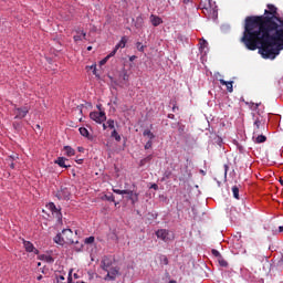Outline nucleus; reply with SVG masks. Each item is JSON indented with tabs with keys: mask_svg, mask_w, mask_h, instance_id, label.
<instances>
[{
	"mask_svg": "<svg viewBox=\"0 0 283 283\" xmlns=\"http://www.w3.org/2000/svg\"><path fill=\"white\" fill-rule=\"evenodd\" d=\"M201 45H203V48L207 45V40H202Z\"/></svg>",
	"mask_w": 283,
	"mask_h": 283,
	"instance_id": "46",
	"label": "nucleus"
},
{
	"mask_svg": "<svg viewBox=\"0 0 283 283\" xmlns=\"http://www.w3.org/2000/svg\"><path fill=\"white\" fill-rule=\"evenodd\" d=\"M241 43L251 52L259 50L263 59H275L283 50V19L277 7L268 4L263 15L245 18Z\"/></svg>",
	"mask_w": 283,
	"mask_h": 283,
	"instance_id": "1",
	"label": "nucleus"
},
{
	"mask_svg": "<svg viewBox=\"0 0 283 283\" xmlns=\"http://www.w3.org/2000/svg\"><path fill=\"white\" fill-rule=\"evenodd\" d=\"M38 128H40L41 126L40 125H36Z\"/></svg>",
	"mask_w": 283,
	"mask_h": 283,
	"instance_id": "61",
	"label": "nucleus"
},
{
	"mask_svg": "<svg viewBox=\"0 0 283 283\" xmlns=\"http://www.w3.org/2000/svg\"><path fill=\"white\" fill-rule=\"evenodd\" d=\"M73 40L75 41V43H78V41H83V36L81 35H74Z\"/></svg>",
	"mask_w": 283,
	"mask_h": 283,
	"instance_id": "38",
	"label": "nucleus"
},
{
	"mask_svg": "<svg viewBox=\"0 0 283 283\" xmlns=\"http://www.w3.org/2000/svg\"><path fill=\"white\" fill-rule=\"evenodd\" d=\"M106 125H107V127L109 128V129H115V122H114V119H108L107 122H106Z\"/></svg>",
	"mask_w": 283,
	"mask_h": 283,
	"instance_id": "32",
	"label": "nucleus"
},
{
	"mask_svg": "<svg viewBox=\"0 0 283 283\" xmlns=\"http://www.w3.org/2000/svg\"><path fill=\"white\" fill-rule=\"evenodd\" d=\"M260 129H262V120H260L259 117L254 119V132H253V138H255L256 134H260Z\"/></svg>",
	"mask_w": 283,
	"mask_h": 283,
	"instance_id": "14",
	"label": "nucleus"
},
{
	"mask_svg": "<svg viewBox=\"0 0 283 283\" xmlns=\"http://www.w3.org/2000/svg\"><path fill=\"white\" fill-rule=\"evenodd\" d=\"M24 249L28 253H34L35 255H39V250L36 248H34V244H32V242L30 241H24Z\"/></svg>",
	"mask_w": 283,
	"mask_h": 283,
	"instance_id": "12",
	"label": "nucleus"
},
{
	"mask_svg": "<svg viewBox=\"0 0 283 283\" xmlns=\"http://www.w3.org/2000/svg\"><path fill=\"white\" fill-rule=\"evenodd\" d=\"M77 150H78V151H85V148L78 147Z\"/></svg>",
	"mask_w": 283,
	"mask_h": 283,
	"instance_id": "48",
	"label": "nucleus"
},
{
	"mask_svg": "<svg viewBox=\"0 0 283 283\" xmlns=\"http://www.w3.org/2000/svg\"><path fill=\"white\" fill-rule=\"evenodd\" d=\"M107 124H103V129L105 130V129H107Z\"/></svg>",
	"mask_w": 283,
	"mask_h": 283,
	"instance_id": "50",
	"label": "nucleus"
},
{
	"mask_svg": "<svg viewBox=\"0 0 283 283\" xmlns=\"http://www.w3.org/2000/svg\"><path fill=\"white\" fill-rule=\"evenodd\" d=\"M54 242L60 244V247H63V244H74V232L72 229H64L55 235Z\"/></svg>",
	"mask_w": 283,
	"mask_h": 283,
	"instance_id": "2",
	"label": "nucleus"
},
{
	"mask_svg": "<svg viewBox=\"0 0 283 283\" xmlns=\"http://www.w3.org/2000/svg\"><path fill=\"white\" fill-rule=\"evenodd\" d=\"M279 182H280V185H282V186H283V180H282V179H280V180H279Z\"/></svg>",
	"mask_w": 283,
	"mask_h": 283,
	"instance_id": "56",
	"label": "nucleus"
},
{
	"mask_svg": "<svg viewBox=\"0 0 283 283\" xmlns=\"http://www.w3.org/2000/svg\"><path fill=\"white\" fill-rule=\"evenodd\" d=\"M159 262L160 264H164L165 266H167V264H169V259L167 258V255H160Z\"/></svg>",
	"mask_w": 283,
	"mask_h": 283,
	"instance_id": "29",
	"label": "nucleus"
},
{
	"mask_svg": "<svg viewBox=\"0 0 283 283\" xmlns=\"http://www.w3.org/2000/svg\"><path fill=\"white\" fill-rule=\"evenodd\" d=\"M38 259L41 260L42 262H46L48 264H54V258H52V255L40 254Z\"/></svg>",
	"mask_w": 283,
	"mask_h": 283,
	"instance_id": "16",
	"label": "nucleus"
},
{
	"mask_svg": "<svg viewBox=\"0 0 283 283\" xmlns=\"http://www.w3.org/2000/svg\"><path fill=\"white\" fill-rule=\"evenodd\" d=\"M151 217H153V218H158V214H155V217H154V214H151Z\"/></svg>",
	"mask_w": 283,
	"mask_h": 283,
	"instance_id": "58",
	"label": "nucleus"
},
{
	"mask_svg": "<svg viewBox=\"0 0 283 283\" xmlns=\"http://www.w3.org/2000/svg\"><path fill=\"white\" fill-rule=\"evenodd\" d=\"M150 189H155V191H158V185L153 184L151 187H150Z\"/></svg>",
	"mask_w": 283,
	"mask_h": 283,
	"instance_id": "43",
	"label": "nucleus"
},
{
	"mask_svg": "<svg viewBox=\"0 0 283 283\" xmlns=\"http://www.w3.org/2000/svg\"><path fill=\"white\" fill-rule=\"evenodd\" d=\"M112 138H115V140L117 143H120V135L118 134V132L116 129H113V132L111 133Z\"/></svg>",
	"mask_w": 283,
	"mask_h": 283,
	"instance_id": "27",
	"label": "nucleus"
},
{
	"mask_svg": "<svg viewBox=\"0 0 283 283\" xmlns=\"http://www.w3.org/2000/svg\"><path fill=\"white\" fill-rule=\"evenodd\" d=\"M72 192H70V189L65 187H61L55 193L57 200H70Z\"/></svg>",
	"mask_w": 283,
	"mask_h": 283,
	"instance_id": "6",
	"label": "nucleus"
},
{
	"mask_svg": "<svg viewBox=\"0 0 283 283\" xmlns=\"http://www.w3.org/2000/svg\"><path fill=\"white\" fill-rule=\"evenodd\" d=\"M136 48H137V50H138L139 52H145V46L143 45V43L137 42V43H136Z\"/></svg>",
	"mask_w": 283,
	"mask_h": 283,
	"instance_id": "36",
	"label": "nucleus"
},
{
	"mask_svg": "<svg viewBox=\"0 0 283 283\" xmlns=\"http://www.w3.org/2000/svg\"><path fill=\"white\" fill-rule=\"evenodd\" d=\"M78 132L81 136H83L84 138H87L88 140H92V135H90V130H87V128L80 127Z\"/></svg>",
	"mask_w": 283,
	"mask_h": 283,
	"instance_id": "18",
	"label": "nucleus"
},
{
	"mask_svg": "<svg viewBox=\"0 0 283 283\" xmlns=\"http://www.w3.org/2000/svg\"><path fill=\"white\" fill-rule=\"evenodd\" d=\"M102 200H107V202H114L115 197H114V195L112 192H109L108 195H104L102 197Z\"/></svg>",
	"mask_w": 283,
	"mask_h": 283,
	"instance_id": "26",
	"label": "nucleus"
},
{
	"mask_svg": "<svg viewBox=\"0 0 283 283\" xmlns=\"http://www.w3.org/2000/svg\"><path fill=\"white\" fill-rule=\"evenodd\" d=\"M153 158H154V155H148L147 157L142 159L139 163L140 167H145V165H147V163H151Z\"/></svg>",
	"mask_w": 283,
	"mask_h": 283,
	"instance_id": "23",
	"label": "nucleus"
},
{
	"mask_svg": "<svg viewBox=\"0 0 283 283\" xmlns=\"http://www.w3.org/2000/svg\"><path fill=\"white\" fill-rule=\"evenodd\" d=\"M76 34H82V39H84V41H87V33L85 31L77 29Z\"/></svg>",
	"mask_w": 283,
	"mask_h": 283,
	"instance_id": "31",
	"label": "nucleus"
},
{
	"mask_svg": "<svg viewBox=\"0 0 283 283\" xmlns=\"http://www.w3.org/2000/svg\"><path fill=\"white\" fill-rule=\"evenodd\" d=\"M90 118L91 120H94L95 123H98L101 125L105 123V120H107V115L105 114V111L91 112Z\"/></svg>",
	"mask_w": 283,
	"mask_h": 283,
	"instance_id": "4",
	"label": "nucleus"
},
{
	"mask_svg": "<svg viewBox=\"0 0 283 283\" xmlns=\"http://www.w3.org/2000/svg\"><path fill=\"white\" fill-rule=\"evenodd\" d=\"M220 85H226L228 92H233V82H227L224 80H219Z\"/></svg>",
	"mask_w": 283,
	"mask_h": 283,
	"instance_id": "19",
	"label": "nucleus"
},
{
	"mask_svg": "<svg viewBox=\"0 0 283 283\" xmlns=\"http://www.w3.org/2000/svg\"><path fill=\"white\" fill-rule=\"evenodd\" d=\"M75 163H77V165H83V158L76 157Z\"/></svg>",
	"mask_w": 283,
	"mask_h": 283,
	"instance_id": "41",
	"label": "nucleus"
},
{
	"mask_svg": "<svg viewBox=\"0 0 283 283\" xmlns=\"http://www.w3.org/2000/svg\"><path fill=\"white\" fill-rule=\"evenodd\" d=\"M123 233V230L120 229H111L108 232V239L113 240L114 242H118V240H122L123 238H125Z\"/></svg>",
	"mask_w": 283,
	"mask_h": 283,
	"instance_id": "8",
	"label": "nucleus"
},
{
	"mask_svg": "<svg viewBox=\"0 0 283 283\" xmlns=\"http://www.w3.org/2000/svg\"><path fill=\"white\" fill-rule=\"evenodd\" d=\"M211 253H212V255H214V258H218V260H219V258H222V254H220V251H218L216 249H212Z\"/></svg>",
	"mask_w": 283,
	"mask_h": 283,
	"instance_id": "35",
	"label": "nucleus"
},
{
	"mask_svg": "<svg viewBox=\"0 0 283 283\" xmlns=\"http://www.w3.org/2000/svg\"><path fill=\"white\" fill-rule=\"evenodd\" d=\"M112 56H114V55H112V53H109L106 57H104V59L99 62V64H101V65H105V63H107V61H109V59H112Z\"/></svg>",
	"mask_w": 283,
	"mask_h": 283,
	"instance_id": "34",
	"label": "nucleus"
},
{
	"mask_svg": "<svg viewBox=\"0 0 283 283\" xmlns=\"http://www.w3.org/2000/svg\"><path fill=\"white\" fill-rule=\"evenodd\" d=\"M97 109H99V112H102V111H101V105H97Z\"/></svg>",
	"mask_w": 283,
	"mask_h": 283,
	"instance_id": "57",
	"label": "nucleus"
},
{
	"mask_svg": "<svg viewBox=\"0 0 283 283\" xmlns=\"http://www.w3.org/2000/svg\"><path fill=\"white\" fill-rule=\"evenodd\" d=\"M154 139H148V142L145 144L144 149H151L154 145Z\"/></svg>",
	"mask_w": 283,
	"mask_h": 283,
	"instance_id": "33",
	"label": "nucleus"
},
{
	"mask_svg": "<svg viewBox=\"0 0 283 283\" xmlns=\"http://www.w3.org/2000/svg\"><path fill=\"white\" fill-rule=\"evenodd\" d=\"M91 67H93V74H94V76H98V74L96 73V65H91Z\"/></svg>",
	"mask_w": 283,
	"mask_h": 283,
	"instance_id": "42",
	"label": "nucleus"
},
{
	"mask_svg": "<svg viewBox=\"0 0 283 283\" xmlns=\"http://www.w3.org/2000/svg\"><path fill=\"white\" fill-rule=\"evenodd\" d=\"M91 50H92V46H87V51L91 52Z\"/></svg>",
	"mask_w": 283,
	"mask_h": 283,
	"instance_id": "55",
	"label": "nucleus"
},
{
	"mask_svg": "<svg viewBox=\"0 0 283 283\" xmlns=\"http://www.w3.org/2000/svg\"><path fill=\"white\" fill-rule=\"evenodd\" d=\"M178 132H179V134H185V125H180L178 127Z\"/></svg>",
	"mask_w": 283,
	"mask_h": 283,
	"instance_id": "39",
	"label": "nucleus"
},
{
	"mask_svg": "<svg viewBox=\"0 0 283 283\" xmlns=\"http://www.w3.org/2000/svg\"><path fill=\"white\" fill-rule=\"evenodd\" d=\"M106 276L104 277L105 282H114L118 275H120V271L118 268H112L106 271Z\"/></svg>",
	"mask_w": 283,
	"mask_h": 283,
	"instance_id": "7",
	"label": "nucleus"
},
{
	"mask_svg": "<svg viewBox=\"0 0 283 283\" xmlns=\"http://www.w3.org/2000/svg\"><path fill=\"white\" fill-rule=\"evenodd\" d=\"M109 266H112V259L105 256L101 262V269H103V271H107L109 270Z\"/></svg>",
	"mask_w": 283,
	"mask_h": 283,
	"instance_id": "13",
	"label": "nucleus"
},
{
	"mask_svg": "<svg viewBox=\"0 0 283 283\" xmlns=\"http://www.w3.org/2000/svg\"><path fill=\"white\" fill-rule=\"evenodd\" d=\"M169 283H177L176 281H169Z\"/></svg>",
	"mask_w": 283,
	"mask_h": 283,
	"instance_id": "59",
	"label": "nucleus"
},
{
	"mask_svg": "<svg viewBox=\"0 0 283 283\" xmlns=\"http://www.w3.org/2000/svg\"><path fill=\"white\" fill-rule=\"evenodd\" d=\"M69 160L65 157H57L56 160L54 161L55 165H59V167H62V169H70L72 165L66 164Z\"/></svg>",
	"mask_w": 283,
	"mask_h": 283,
	"instance_id": "11",
	"label": "nucleus"
},
{
	"mask_svg": "<svg viewBox=\"0 0 283 283\" xmlns=\"http://www.w3.org/2000/svg\"><path fill=\"white\" fill-rule=\"evenodd\" d=\"M150 23L154 25V28H158L163 23V18L158 15H150Z\"/></svg>",
	"mask_w": 283,
	"mask_h": 283,
	"instance_id": "15",
	"label": "nucleus"
},
{
	"mask_svg": "<svg viewBox=\"0 0 283 283\" xmlns=\"http://www.w3.org/2000/svg\"><path fill=\"white\" fill-rule=\"evenodd\" d=\"M143 136L148 137V140H154V138H156V135H154L149 129H145L143 132Z\"/></svg>",
	"mask_w": 283,
	"mask_h": 283,
	"instance_id": "21",
	"label": "nucleus"
},
{
	"mask_svg": "<svg viewBox=\"0 0 283 283\" xmlns=\"http://www.w3.org/2000/svg\"><path fill=\"white\" fill-rule=\"evenodd\" d=\"M218 263L220 264V266H223V268L229 266V262H227V260H224L223 256L218 258Z\"/></svg>",
	"mask_w": 283,
	"mask_h": 283,
	"instance_id": "28",
	"label": "nucleus"
},
{
	"mask_svg": "<svg viewBox=\"0 0 283 283\" xmlns=\"http://www.w3.org/2000/svg\"><path fill=\"white\" fill-rule=\"evenodd\" d=\"M29 113H30V107L28 106L15 107L13 109V114H15L14 118L19 120L25 118Z\"/></svg>",
	"mask_w": 283,
	"mask_h": 283,
	"instance_id": "5",
	"label": "nucleus"
},
{
	"mask_svg": "<svg viewBox=\"0 0 283 283\" xmlns=\"http://www.w3.org/2000/svg\"><path fill=\"white\" fill-rule=\"evenodd\" d=\"M69 283H72V270L69 272Z\"/></svg>",
	"mask_w": 283,
	"mask_h": 283,
	"instance_id": "44",
	"label": "nucleus"
},
{
	"mask_svg": "<svg viewBox=\"0 0 283 283\" xmlns=\"http://www.w3.org/2000/svg\"><path fill=\"white\" fill-rule=\"evenodd\" d=\"M232 193H233V198H235L237 200H240V188L238 186L232 187Z\"/></svg>",
	"mask_w": 283,
	"mask_h": 283,
	"instance_id": "24",
	"label": "nucleus"
},
{
	"mask_svg": "<svg viewBox=\"0 0 283 283\" xmlns=\"http://www.w3.org/2000/svg\"><path fill=\"white\" fill-rule=\"evenodd\" d=\"M184 3H191V0H184Z\"/></svg>",
	"mask_w": 283,
	"mask_h": 283,
	"instance_id": "52",
	"label": "nucleus"
},
{
	"mask_svg": "<svg viewBox=\"0 0 283 283\" xmlns=\"http://www.w3.org/2000/svg\"><path fill=\"white\" fill-rule=\"evenodd\" d=\"M10 167H11V169H14V163H12V164L10 165Z\"/></svg>",
	"mask_w": 283,
	"mask_h": 283,
	"instance_id": "54",
	"label": "nucleus"
},
{
	"mask_svg": "<svg viewBox=\"0 0 283 283\" xmlns=\"http://www.w3.org/2000/svg\"><path fill=\"white\" fill-rule=\"evenodd\" d=\"M41 273H43L45 275V268L41 269Z\"/></svg>",
	"mask_w": 283,
	"mask_h": 283,
	"instance_id": "51",
	"label": "nucleus"
},
{
	"mask_svg": "<svg viewBox=\"0 0 283 283\" xmlns=\"http://www.w3.org/2000/svg\"><path fill=\"white\" fill-rule=\"evenodd\" d=\"M127 45V38L123 36L122 40L115 45L114 50L111 52V56H115L118 50Z\"/></svg>",
	"mask_w": 283,
	"mask_h": 283,
	"instance_id": "10",
	"label": "nucleus"
},
{
	"mask_svg": "<svg viewBox=\"0 0 283 283\" xmlns=\"http://www.w3.org/2000/svg\"><path fill=\"white\" fill-rule=\"evenodd\" d=\"M64 151H66V156H69V158L76 154L74 148H72L71 146H64Z\"/></svg>",
	"mask_w": 283,
	"mask_h": 283,
	"instance_id": "22",
	"label": "nucleus"
},
{
	"mask_svg": "<svg viewBox=\"0 0 283 283\" xmlns=\"http://www.w3.org/2000/svg\"><path fill=\"white\" fill-rule=\"evenodd\" d=\"M38 266H41V262L38 263Z\"/></svg>",
	"mask_w": 283,
	"mask_h": 283,
	"instance_id": "60",
	"label": "nucleus"
},
{
	"mask_svg": "<svg viewBox=\"0 0 283 283\" xmlns=\"http://www.w3.org/2000/svg\"><path fill=\"white\" fill-rule=\"evenodd\" d=\"M74 277H77V274H74Z\"/></svg>",
	"mask_w": 283,
	"mask_h": 283,
	"instance_id": "62",
	"label": "nucleus"
},
{
	"mask_svg": "<svg viewBox=\"0 0 283 283\" xmlns=\"http://www.w3.org/2000/svg\"><path fill=\"white\" fill-rule=\"evenodd\" d=\"M85 244H94V237H88L85 239Z\"/></svg>",
	"mask_w": 283,
	"mask_h": 283,
	"instance_id": "37",
	"label": "nucleus"
},
{
	"mask_svg": "<svg viewBox=\"0 0 283 283\" xmlns=\"http://www.w3.org/2000/svg\"><path fill=\"white\" fill-rule=\"evenodd\" d=\"M41 280H43V275L38 276V281L41 282Z\"/></svg>",
	"mask_w": 283,
	"mask_h": 283,
	"instance_id": "49",
	"label": "nucleus"
},
{
	"mask_svg": "<svg viewBox=\"0 0 283 283\" xmlns=\"http://www.w3.org/2000/svg\"><path fill=\"white\" fill-rule=\"evenodd\" d=\"M258 107H260V104H255V103L252 104V109H258Z\"/></svg>",
	"mask_w": 283,
	"mask_h": 283,
	"instance_id": "45",
	"label": "nucleus"
},
{
	"mask_svg": "<svg viewBox=\"0 0 283 283\" xmlns=\"http://www.w3.org/2000/svg\"><path fill=\"white\" fill-rule=\"evenodd\" d=\"M224 169H226V174H227V171H229V166H224Z\"/></svg>",
	"mask_w": 283,
	"mask_h": 283,
	"instance_id": "53",
	"label": "nucleus"
},
{
	"mask_svg": "<svg viewBox=\"0 0 283 283\" xmlns=\"http://www.w3.org/2000/svg\"><path fill=\"white\" fill-rule=\"evenodd\" d=\"M46 209H49V211H51L52 213H61V208H56V205H54V202H49L46 205Z\"/></svg>",
	"mask_w": 283,
	"mask_h": 283,
	"instance_id": "17",
	"label": "nucleus"
},
{
	"mask_svg": "<svg viewBox=\"0 0 283 283\" xmlns=\"http://www.w3.org/2000/svg\"><path fill=\"white\" fill-rule=\"evenodd\" d=\"M156 235L159 240H163L164 242H169V240H171V237H169V232L165 229L157 230Z\"/></svg>",
	"mask_w": 283,
	"mask_h": 283,
	"instance_id": "9",
	"label": "nucleus"
},
{
	"mask_svg": "<svg viewBox=\"0 0 283 283\" xmlns=\"http://www.w3.org/2000/svg\"><path fill=\"white\" fill-rule=\"evenodd\" d=\"M144 23H145V20L143 19V15H138L135 20V28H137L138 30L143 28Z\"/></svg>",
	"mask_w": 283,
	"mask_h": 283,
	"instance_id": "20",
	"label": "nucleus"
},
{
	"mask_svg": "<svg viewBox=\"0 0 283 283\" xmlns=\"http://www.w3.org/2000/svg\"><path fill=\"white\" fill-rule=\"evenodd\" d=\"M91 70H93V71H94V67H92V66H91Z\"/></svg>",
	"mask_w": 283,
	"mask_h": 283,
	"instance_id": "63",
	"label": "nucleus"
},
{
	"mask_svg": "<svg viewBox=\"0 0 283 283\" xmlns=\"http://www.w3.org/2000/svg\"><path fill=\"white\" fill-rule=\"evenodd\" d=\"M63 281H65V276L63 275L56 276V282H63Z\"/></svg>",
	"mask_w": 283,
	"mask_h": 283,
	"instance_id": "40",
	"label": "nucleus"
},
{
	"mask_svg": "<svg viewBox=\"0 0 283 283\" xmlns=\"http://www.w3.org/2000/svg\"><path fill=\"white\" fill-rule=\"evenodd\" d=\"M114 193H117L118 196H126V198L128 200H130L132 205H136V202H138V196L139 193L134 191V190H129V189H113Z\"/></svg>",
	"mask_w": 283,
	"mask_h": 283,
	"instance_id": "3",
	"label": "nucleus"
},
{
	"mask_svg": "<svg viewBox=\"0 0 283 283\" xmlns=\"http://www.w3.org/2000/svg\"><path fill=\"white\" fill-rule=\"evenodd\" d=\"M279 232L282 233L283 232V226L279 227Z\"/></svg>",
	"mask_w": 283,
	"mask_h": 283,
	"instance_id": "47",
	"label": "nucleus"
},
{
	"mask_svg": "<svg viewBox=\"0 0 283 283\" xmlns=\"http://www.w3.org/2000/svg\"><path fill=\"white\" fill-rule=\"evenodd\" d=\"M120 78H122L125 83H127V81H129V74L127 73L126 70H124V71L122 72Z\"/></svg>",
	"mask_w": 283,
	"mask_h": 283,
	"instance_id": "30",
	"label": "nucleus"
},
{
	"mask_svg": "<svg viewBox=\"0 0 283 283\" xmlns=\"http://www.w3.org/2000/svg\"><path fill=\"white\" fill-rule=\"evenodd\" d=\"M256 135L258 136L255 137L254 143L256 144L266 143V136L260 135V134H256Z\"/></svg>",
	"mask_w": 283,
	"mask_h": 283,
	"instance_id": "25",
	"label": "nucleus"
}]
</instances>
